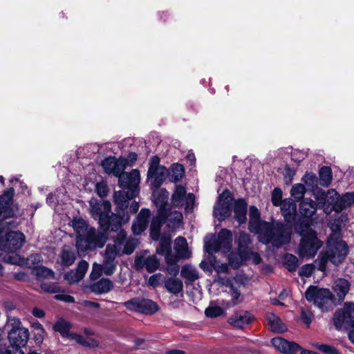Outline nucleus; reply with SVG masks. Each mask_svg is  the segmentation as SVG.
<instances>
[{
    "label": "nucleus",
    "instance_id": "nucleus-1",
    "mask_svg": "<svg viewBox=\"0 0 354 354\" xmlns=\"http://www.w3.org/2000/svg\"><path fill=\"white\" fill-rule=\"evenodd\" d=\"M249 230L257 235L258 239L263 244L271 243L273 247L279 248L290 242L292 230L279 222L269 223L260 219V213L254 206L249 209Z\"/></svg>",
    "mask_w": 354,
    "mask_h": 354
},
{
    "label": "nucleus",
    "instance_id": "nucleus-2",
    "mask_svg": "<svg viewBox=\"0 0 354 354\" xmlns=\"http://www.w3.org/2000/svg\"><path fill=\"white\" fill-rule=\"evenodd\" d=\"M14 189H10L0 196V249L3 251H16L20 249L24 241L25 236L23 233L16 231L7 232L6 225H10V222L5 221L12 218L15 212L11 208Z\"/></svg>",
    "mask_w": 354,
    "mask_h": 354
},
{
    "label": "nucleus",
    "instance_id": "nucleus-3",
    "mask_svg": "<svg viewBox=\"0 0 354 354\" xmlns=\"http://www.w3.org/2000/svg\"><path fill=\"white\" fill-rule=\"evenodd\" d=\"M169 194L165 189H156V241L160 226L167 224L168 231L173 232L181 226L183 214L177 210H171L168 203Z\"/></svg>",
    "mask_w": 354,
    "mask_h": 354
},
{
    "label": "nucleus",
    "instance_id": "nucleus-4",
    "mask_svg": "<svg viewBox=\"0 0 354 354\" xmlns=\"http://www.w3.org/2000/svg\"><path fill=\"white\" fill-rule=\"evenodd\" d=\"M73 226L77 233L76 247L78 250L84 252L95 246H104L106 236L88 226L83 219L74 220Z\"/></svg>",
    "mask_w": 354,
    "mask_h": 354
},
{
    "label": "nucleus",
    "instance_id": "nucleus-5",
    "mask_svg": "<svg viewBox=\"0 0 354 354\" xmlns=\"http://www.w3.org/2000/svg\"><path fill=\"white\" fill-rule=\"evenodd\" d=\"M140 179V173L137 169H133L129 174L120 177L119 185L122 190L114 194L115 202L120 209L126 208L128 201L138 195Z\"/></svg>",
    "mask_w": 354,
    "mask_h": 354
},
{
    "label": "nucleus",
    "instance_id": "nucleus-6",
    "mask_svg": "<svg viewBox=\"0 0 354 354\" xmlns=\"http://www.w3.org/2000/svg\"><path fill=\"white\" fill-rule=\"evenodd\" d=\"M348 251V245L344 241L342 240L340 237L335 238V235H330L327 241L326 252L320 253L319 269L324 270L328 261L334 265H339L345 259Z\"/></svg>",
    "mask_w": 354,
    "mask_h": 354
},
{
    "label": "nucleus",
    "instance_id": "nucleus-7",
    "mask_svg": "<svg viewBox=\"0 0 354 354\" xmlns=\"http://www.w3.org/2000/svg\"><path fill=\"white\" fill-rule=\"evenodd\" d=\"M301 239L298 248V254L300 257L313 258L321 248L323 242L317 237L315 231L306 227L299 231Z\"/></svg>",
    "mask_w": 354,
    "mask_h": 354
},
{
    "label": "nucleus",
    "instance_id": "nucleus-8",
    "mask_svg": "<svg viewBox=\"0 0 354 354\" xmlns=\"http://www.w3.org/2000/svg\"><path fill=\"white\" fill-rule=\"evenodd\" d=\"M333 322L337 330L348 331L349 339L354 344V303H345L343 308L335 312Z\"/></svg>",
    "mask_w": 354,
    "mask_h": 354
},
{
    "label": "nucleus",
    "instance_id": "nucleus-9",
    "mask_svg": "<svg viewBox=\"0 0 354 354\" xmlns=\"http://www.w3.org/2000/svg\"><path fill=\"white\" fill-rule=\"evenodd\" d=\"M7 326L10 328L8 337L10 345L17 349L24 347L29 339L28 329L22 326L19 319L14 317L8 318Z\"/></svg>",
    "mask_w": 354,
    "mask_h": 354
},
{
    "label": "nucleus",
    "instance_id": "nucleus-10",
    "mask_svg": "<svg viewBox=\"0 0 354 354\" xmlns=\"http://www.w3.org/2000/svg\"><path fill=\"white\" fill-rule=\"evenodd\" d=\"M232 245V234L227 229H222L216 240L214 236H207L205 241V249L207 253L212 254L219 250L228 252Z\"/></svg>",
    "mask_w": 354,
    "mask_h": 354
},
{
    "label": "nucleus",
    "instance_id": "nucleus-11",
    "mask_svg": "<svg viewBox=\"0 0 354 354\" xmlns=\"http://www.w3.org/2000/svg\"><path fill=\"white\" fill-rule=\"evenodd\" d=\"M90 213L95 219H98L100 226L107 227V216L111 214V205L109 201L92 198L89 202Z\"/></svg>",
    "mask_w": 354,
    "mask_h": 354
},
{
    "label": "nucleus",
    "instance_id": "nucleus-12",
    "mask_svg": "<svg viewBox=\"0 0 354 354\" xmlns=\"http://www.w3.org/2000/svg\"><path fill=\"white\" fill-rule=\"evenodd\" d=\"M306 298L309 301H313L319 308L324 309L328 302L334 301V296L327 288H319L310 286L306 291Z\"/></svg>",
    "mask_w": 354,
    "mask_h": 354
},
{
    "label": "nucleus",
    "instance_id": "nucleus-13",
    "mask_svg": "<svg viewBox=\"0 0 354 354\" xmlns=\"http://www.w3.org/2000/svg\"><path fill=\"white\" fill-rule=\"evenodd\" d=\"M233 197L228 190H224L218 196L214 207V216L219 221H224L231 214V206Z\"/></svg>",
    "mask_w": 354,
    "mask_h": 354
},
{
    "label": "nucleus",
    "instance_id": "nucleus-14",
    "mask_svg": "<svg viewBox=\"0 0 354 354\" xmlns=\"http://www.w3.org/2000/svg\"><path fill=\"white\" fill-rule=\"evenodd\" d=\"M123 305L131 311L146 315L153 314L155 310V304L152 300L141 297L133 298L125 301Z\"/></svg>",
    "mask_w": 354,
    "mask_h": 354
},
{
    "label": "nucleus",
    "instance_id": "nucleus-15",
    "mask_svg": "<svg viewBox=\"0 0 354 354\" xmlns=\"http://www.w3.org/2000/svg\"><path fill=\"white\" fill-rule=\"evenodd\" d=\"M251 243V239L249 234L241 232L239 234L238 239V254H240V261L234 262L233 261V257H230L229 259V264L234 268H239L244 261L250 257V248L249 245Z\"/></svg>",
    "mask_w": 354,
    "mask_h": 354
},
{
    "label": "nucleus",
    "instance_id": "nucleus-16",
    "mask_svg": "<svg viewBox=\"0 0 354 354\" xmlns=\"http://www.w3.org/2000/svg\"><path fill=\"white\" fill-rule=\"evenodd\" d=\"M312 192L318 204L322 205L324 212L327 214H330L333 211V203L335 200L337 192L333 189L325 192L318 187H316Z\"/></svg>",
    "mask_w": 354,
    "mask_h": 354
},
{
    "label": "nucleus",
    "instance_id": "nucleus-17",
    "mask_svg": "<svg viewBox=\"0 0 354 354\" xmlns=\"http://www.w3.org/2000/svg\"><path fill=\"white\" fill-rule=\"evenodd\" d=\"M127 160L123 158L117 159L115 157H108L105 158L102 163V166L104 171L108 174H113L118 177L125 175L127 173H123L126 168Z\"/></svg>",
    "mask_w": 354,
    "mask_h": 354
},
{
    "label": "nucleus",
    "instance_id": "nucleus-18",
    "mask_svg": "<svg viewBox=\"0 0 354 354\" xmlns=\"http://www.w3.org/2000/svg\"><path fill=\"white\" fill-rule=\"evenodd\" d=\"M127 233L123 230H120L116 237L114 238V244L106 245L104 259L115 261L118 255L122 254V245L124 242Z\"/></svg>",
    "mask_w": 354,
    "mask_h": 354
},
{
    "label": "nucleus",
    "instance_id": "nucleus-19",
    "mask_svg": "<svg viewBox=\"0 0 354 354\" xmlns=\"http://www.w3.org/2000/svg\"><path fill=\"white\" fill-rule=\"evenodd\" d=\"M53 328L55 330L59 332L63 337H69L77 343L84 346L89 345L88 340L83 336L79 334L70 333V324L64 319H59L54 324Z\"/></svg>",
    "mask_w": 354,
    "mask_h": 354
},
{
    "label": "nucleus",
    "instance_id": "nucleus-20",
    "mask_svg": "<svg viewBox=\"0 0 354 354\" xmlns=\"http://www.w3.org/2000/svg\"><path fill=\"white\" fill-rule=\"evenodd\" d=\"M151 212L148 209H142L136 220L133 221L131 229L133 234L140 235L148 227Z\"/></svg>",
    "mask_w": 354,
    "mask_h": 354
},
{
    "label": "nucleus",
    "instance_id": "nucleus-21",
    "mask_svg": "<svg viewBox=\"0 0 354 354\" xmlns=\"http://www.w3.org/2000/svg\"><path fill=\"white\" fill-rule=\"evenodd\" d=\"M186 190L185 188L182 185H177L174 193L172 194V203L176 207H180L183 205V202L186 201L187 208L189 207L190 203H192L194 201V195L189 193L187 197H185Z\"/></svg>",
    "mask_w": 354,
    "mask_h": 354
},
{
    "label": "nucleus",
    "instance_id": "nucleus-22",
    "mask_svg": "<svg viewBox=\"0 0 354 354\" xmlns=\"http://www.w3.org/2000/svg\"><path fill=\"white\" fill-rule=\"evenodd\" d=\"M271 342L278 351L283 353L292 354L300 349V346L297 344L288 342L280 337L272 338Z\"/></svg>",
    "mask_w": 354,
    "mask_h": 354
},
{
    "label": "nucleus",
    "instance_id": "nucleus-23",
    "mask_svg": "<svg viewBox=\"0 0 354 354\" xmlns=\"http://www.w3.org/2000/svg\"><path fill=\"white\" fill-rule=\"evenodd\" d=\"M353 205H354V192H346L342 196L337 192L332 208L335 212H341Z\"/></svg>",
    "mask_w": 354,
    "mask_h": 354
},
{
    "label": "nucleus",
    "instance_id": "nucleus-24",
    "mask_svg": "<svg viewBox=\"0 0 354 354\" xmlns=\"http://www.w3.org/2000/svg\"><path fill=\"white\" fill-rule=\"evenodd\" d=\"M253 319V316L248 311H240L234 313L228 320L230 325L242 328Z\"/></svg>",
    "mask_w": 354,
    "mask_h": 354
},
{
    "label": "nucleus",
    "instance_id": "nucleus-25",
    "mask_svg": "<svg viewBox=\"0 0 354 354\" xmlns=\"http://www.w3.org/2000/svg\"><path fill=\"white\" fill-rule=\"evenodd\" d=\"M129 217L127 216L126 219L120 217L119 215L116 214H113L111 212V214H109V216H107V227L105 226H100L102 230H103V232L106 235V232L111 229L112 231H118L122 223H125L129 221Z\"/></svg>",
    "mask_w": 354,
    "mask_h": 354
},
{
    "label": "nucleus",
    "instance_id": "nucleus-26",
    "mask_svg": "<svg viewBox=\"0 0 354 354\" xmlns=\"http://www.w3.org/2000/svg\"><path fill=\"white\" fill-rule=\"evenodd\" d=\"M174 250L176 257L178 259H188L191 256V252L188 248V243L185 238L178 236L174 241Z\"/></svg>",
    "mask_w": 354,
    "mask_h": 354
},
{
    "label": "nucleus",
    "instance_id": "nucleus-27",
    "mask_svg": "<svg viewBox=\"0 0 354 354\" xmlns=\"http://www.w3.org/2000/svg\"><path fill=\"white\" fill-rule=\"evenodd\" d=\"M334 218L329 222V227L332 231L330 235H335V238L340 237V231L342 226L347 220V216L344 214H340V212H335Z\"/></svg>",
    "mask_w": 354,
    "mask_h": 354
},
{
    "label": "nucleus",
    "instance_id": "nucleus-28",
    "mask_svg": "<svg viewBox=\"0 0 354 354\" xmlns=\"http://www.w3.org/2000/svg\"><path fill=\"white\" fill-rule=\"evenodd\" d=\"M281 205V212L284 219L287 222H291L297 212V205L291 199H286L282 201Z\"/></svg>",
    "mask_w": 354,
    "mask_h": 354
},
{
    "label": "nucleus",
    "instance_id": "nucleus-29",
    "mask_svg": "<svg viewBox=\"0 0 354 354\" xmlns=\"http://www.w3.org/2000/svg\"><path fill=\"white\" fill-rule=\"evenodd\" d=\"M266 320L270 330L276 333H282L286 330V326L275 314L272 313H267Z\"/></svg>",
    "mask_w": 354,
    "mask_h": 354
},
{
    "label": "nucleus",
    "instance_id": "nucleus-30",
    "mask_svg": "<svg viewBox=\"0 0 354 354\" xmlns=\"http://www.w3.org/2000/svg\"><path fill=\"white\" fill-rule=\"evenodd\" d=\"M135 267L137 270L145 268L147 271L152 273L155 271V256L145 257L143 256L137 257L135 259Z\"/></svg>",
    "mask_w": 354,
    "mask_h": 354
},
{
    "label": "nucleus",
    "instance_id": "nucleus-31",
    "mask_svg": "<svg viewBox=\"0 0 354 354\" xmlns=\"http://www.w3.org/2000/svg\"><path fill=\"white\" fill-rule=\"evenodd\" d=\"M317 204L310 198H304L300 203L299 209L302 216L312 217L317 212Z\"/></svg>",
    "mask_w": 354,
    "mask_h": 354
},
{
    "label": "nucleus",
    "instance_id": "nucleus-32",
    "mask_svg": "<svg viewBox=\"0 0 354 354\" xmlns=\"http://www.w3.org/2000/svg\"><path fill=\"white\" fill-rule=\"evenodd\" d=\"M333 290L338 297V301L342 302L350 290V283L344 279H338L334 283Z\"/></svg>",
    "mask_w": 354,
    "mask_h": 354
},
{
    "label": "nucleus",
    "instance_id": "nucleus-33",
    "mask_svg": "<svg viewBox=\"0 0 354 354\" xmlns=\"http://www.w3.org/2000/svg\"><path fill=\"white\" fill-rule=\"evenodd\" d=\"M171 236L169 233L163 234L159 240V248H156V253L162 254L165 258L169 255H174L171 252Z\"/></svg>",
    "mask_w": 354,
    "mask_h": 354
},
{
    "label": "nucleus",
    "instance_id": "nucleus-34",
    "mask_svg": "<svg viewBox=\"0 0 354 354\" xmlns=\"http://www.w3.org/2000/svg\"><path fill=\"white\" fill-rule=\"evenodd\" d=\"M234 218L239 224L246 221L247 203L243 199H239L234 202Z\"/></svg>",
    "mask_w": 354,
    "mask_h": 354
},
{
    "label": "nucleus",
    "instance_id": "nucleus-35",
    "mask_svg": "<svg viewBox=\"0 0 354 354\" xmlns=\"http://www.w3.org/2000/svg\"><path fill=\"white\" fill-rule=\"evenodd\" d=\"M113 287V282L109 279L102 278L91 286L92 292L97 294H103L109 292Z\"/></svg>",
    "mask_w": 354,
    "mask_h": 354
},
{
    "label": "nucleus",
    "instance_id": "nucleus-36",
    "mask_svg": "<svg viewBox=\"0 0 354 354\" xmlns=\"http://www.w3.org/2000/svg\"><path fill=\"white\" fill-rule=\"evenodd\" d=\"M165 286L167 290L174 295H177L183 289V281L176 278L171 277L165 281Z\"/></svg>",
    "mask_w": 354,
    "mask_h": 354
},
{
    "label": "nucleus",
    "instance_id": "nucleus-37",
    "mask_svg": "<svg viewBox=\"0 0 354 354\" xmlns=\"http://www.w3.org/2000/svg\"><path fill=\"white\" fill-rule=\"evenodd\" d=\"M185 175V169L183 166L178 163L174 164L171 167V171H169V178L171 182L177 183Z\"/></svg>",
    "mask_w": 354,
    "mask_h": 354
},
{
    "label": "nucleus",
    "instance_id": "nucleus-38",
    "mask_svg": "<svg viewBox=\"0 0 354 354\" xmlns=\"http://www.w3.org/2000/svg\"><path fill=\"white\" fill-rule=\"evenodd\" d=\"M165 259L167 263V271L171 276L176 277L179 272V266L177 264L179 259L175 255H169Z\"/></svg>",
    "mask_w": 354,
    "mask_h": 354
},
{
    "label": "nucleus",
    "instance_id": "nucleus-39",
    "mask_svg": "<svg viewBox=\"0 0 354 354\" xmlns=\"http://www.w3.org/2000/svg\"><path fill=\"white\" fill-rule=\"evenodd\" d=\"M180 274L183 278L189 281H194L198 278L197 270L190 265L184 266L182 268Z\"/></svg>",
    "mask_w": 354,
    "mask_h": 354
},
{
    "label": "nucleus",
    "instance_id": "nucleus-40",
    "mask_svg": "<svg viewBox=\"0 0 354 354\" xmlns=\"http://www.w3.org/2000/svg\"><path fill=\"white\" fill-rule=\"evenodd\" d=\"M230 295L231 296L232 301L231 304L228 301L226 303L227 307L230 308L231 306H235L243 301V298L241 295V291L232 284L230 286Z\"/></svg>",
    "mask_w": 354,
    "mask_h": 354
},
{
    "label": "nucleus",
    "instance_id": "nucleus-41",
    "mask_svg": "<svg viewBox=\"0 0 354 354\" xmlns=\"http://www.w3.org/2000/svg\"><path fill=\"white\" fill-rule=\"evenodd\" d=\"M319 183L322 186L328 187L332 181V171L328 167H322L319 170Z\"/></svg>",
    "mask_w": 354,
    "mask_h": 354
},
{
    "label": "nucleus",
    "instance_id": "nucleus-42",
    "mask_svg": "<svg viewBox=\"0 0 354 354\" xmlns=\"http://www.w3.org/2000/svg\"><path fill=\"white\" fill-rule=\"evenodd\" d=\"M169 178V171L164 166L159 165V158L156 156V185Z\"/></svg>",
    "mask_w": 354,
    "mask_h": 354
},
{
    "label": "nucleus",
    "instance_id": "nucleus-43",
    "mask_svg": "<svg viewBox=\"0 0 354 354\" xmlns=\"http://www.w3.org/2000/svg\"><path fill=\"white\" fill-rule=\"evenodd\" d=\"M127 238V236H125ZM138 240L134 238H130L129 239H124V242L122 245V254H131L135 250Z\"/></svg>",
    "mask_w": 354,
    "mask_h": 354
},
{
    "label": "nucleus",
    "instance_id": "nucleus-44",
    "mask_svg": "<svg viewBox=\"0 0 354 354\" xmlns=\"http://www.w3.org/2000/svg\"><path fill=\"white\" fill-rule=\"evenodd\" d=\"M7 252L8 254L3 257L5 262L15 265H23L25 263V259L21 258L18 254L15 253V251Z\"/></svg>",
    "mask_w": 354,
    "mask_h": 354
},
{
    "label": "nucleus",
    "instance_id": "nucleus-45",
    "mask_svg": "<svg viewBox=\"0 0 354 354\" xmlns=\"http://www.w3.org/2000/svg\"><path fill=\"white\" fill-rule=\"evenodd\" d=\"M76 259V256L74 252L67 250L66 248L63 249L61 254V260L62 263L64 266H69L72 265Z\"/></svg>",
    "mask_w": 354,
    "mask_h": 354
},
{
    "label": "nucleus",
    "instance_id": "nucleus-46",
    "mask_svg": "<svg viewBox=\"0 0 354 354\" xmlns=\"http://www.w3.org/2000/svg\"><path fill=\"white\" fill-rule=\"evenodd\" d=\"M305 192V186L301 183H297L292 186L290 191V194L295 201H299L301 199H304Z\"/></svg>",
    "mask_w": 354,
    "mask_h": 354
},
{
    "label": "nucleus",
    "instance_id": "nucleus-47",
    "mask_svg": "<svg viewBox=\"0 0 354 354\" xmlns=\"http://www.w3.org/2000/svg\"><path fill=\"white\" fill-rule=\"evenodd\" d=\"M34 274L39 279H53L54 278V272L50 270L44 266H39L38 268H35L33 271Z\"/></svg>",
    "mask_w": 354,
    "mask_h": 354
},
{
    "label": "nucleus",
    "instance_id": "nucleus-48",
    "mask_svg": "<svg viewBox=\"0 0 354 354\" xmlns=\"http://www.w3.org/2000/svg\"><path fill=\"white\" fill-rule=\"evenodd\" d=\"M302 182L308 186L311 190L317 187V178L315 174L312 172L306 173L301 179Z\"/></svg>",
    "mask_w": 354,
    "mask_h": 354
},
{
    "label": "nucleus",
    "instance_id": "nucleus-49",
    "mask_svg": "<svg viewBox=\"0 0 354 354\" xmlns=\"http://www.w3.org/2000/svg\"><path fill=\"white\" fill-rule=\"evenodd\" d=\"M32 327L34 330V339L37 344L41 343L44 334V330L38 322H32Z\"/></svg>",
    "mask_w": 354,
    "mask_h": 354
},
{
    "label": "nucleus",
    "instance_id": "nucleus-50",
    "mask_svg": "<svg viewBox=\"0 0 354 354\" xmlns=\"http://www.w3.org/2000/svg\"><path fill=\"white\" fill-rule=\"evenodd\" d=\"M285 264L289 271H294L298 266V259L291 254H286L284 257Z\"/></svg>",
    "mask_w": 354,
    "mask_h": 354
},
{
    "label": "nucleus",
    "instance_id": "nucleus-51",
    "mask_svg": "<svg viewBox=\"0 0 354 354\" xmlns=\"http://www.w3.org/2000/svg\"><path fill=\"white\" fill-rule=\"evenodd\" d=\"M101 265L102 266L104 273L109 276L113 274L116 268L115 261L113 260L104 259L103 263Z\"/></svg>",
    "mask_w": 354,
    "mask_h": 354
},
{
    "label": "nucleus",
    "instance_id": "nucleus-52",
    "mask_svg": "<svg viewBox=\"0 0 354 354\" xmlns=\"http://www.w3.org/2000/svg\"><path fill=\"white\" fill-rule=\"evenodd\" d=\"M27 264L35 270V268L39 267V263L41 261V256L39 254H33L30 255L27 259Z\"/></svg>",
    "mask_w": 354,
    "mask_h": 354
},
{
    "label": "nucleus",
    "instance_id": "nucleus-53",
    "mask_svg": "<svg viewBox=\"0 0 354 354\" xmlns=\"http://www.w3.org/2000/svg\"><path fill=\"white\" fill-rule=\"evenodd\" d=\"M147 179L152 188L155 187V156L151 157L150 167L147 172Z\"/></svg>",
    "mask_w": 354,
    "mask_h": 354
},
{
    "label": "nucleus",
    "instance_id": "nucleus-54",
    "mask_svg": "<svg viewBox=\"0 0 354 354\" xmlns=\"http://www.w3.org/2000/svg\"><path fill=\"white\" fill-rule=\"evenodd\" d=\"M209 263L217 272H226L228 270V266L226 263H220L214 257L209 258Z\"/></svg>",
    "mask_w": 354,
    "mask_h": 354
},
{
    "label": "nucleus",
    "instance_id": "nucleus-55",
    "mask_svg": "<svg viewBox=\"0 0 354 354\" xmlns=\"http://www.w3.org/2000/svg\"><path fill=\"white\" fill-rule=\"evenodd\" d=\"M223 310L221 307L218 306H209L205 310V315L208 317H216L221 315Z\"/></svg>",
    "mask_w": 354,
    "mask_h": 354
},
{
    "label": "nucleus",
    "instance_id": "nucleus-56",
    "mask_svg": "<svg viewBox=\"0 0 354 354\" xmlns=\"http://www.w3.org/2000/svg\"><path fill=\"white\" fill-rule=\"evenodd\" d=\"M41 288L48 293H57L61 291L60 286L55 283H42Z\"/></svg>",
    "mask_w": 354,
    "mask_h": 354
},
{
    "label": "nucleus",
    "instance_id": "nucleus-57",
    "mask_svg": "<svg viewBox=\"0 0 354 354\" xmlns=\"http://www.w3.org/2000/svg\"><path fill=\"white\" fill-rule=\"evenodd\" d=\"M103 268L101 264H98L97 263H94L93 264L92 272L91 273L90 277L92 280L97 279L102 274Z\"/></svg>",
    "mask_w": 354,
    "mask_h": 354
},
{
    "label": "nucleus",
    "instance_id": "nucleus-58",
    "mask_svg": "<svg viewBox=\"0 0 354 354\" xmlns=\"http://www.w3.org/2000/svg\"><path fill=\"white\" fill-rule=\"evenodd\" d=\"M282 191L279 188H274L272 193V203L274 206L281 204Z\"/></svg>",
    "mask_w": 354,
    "mask_h": 354
},
{
    "label": "nucleus",
    "instance_id": "nucleus-59",
    "mask_svg": "<svg viewBox=\"0 0 354 354\" xmlns=\"http://www.w3.org/2000/svg\"><path fill=\"white\" fill-rule=\"evenodd\" d=\"M64 279L70 283H76L82 279L76 270H71L66 272Z\"/></svg>",
    "mask_w": 354,
    "mask_h": 354
},
{
    "label": "nucleus",
    "instance_id": "nucleus-60",
    "mask_svg": "<svg viewBox=\"0 0 354 354\" xmlns=\"http://www.w3.org/2000/svg\"><path fill=\"white\" fill-rule=\"evenodd\" d=\"M315 346L320 351L326 354H338V351L335 347L328 344H317Z\"/></svg>",
    "mask_w": 354,
    "mask_h": 354
},
{
    "label": "nucleus",
    "instance_id": "nucleus-61",
    "mask_svg": "<svg viewBox=\"0 0 354 354\" xmlns=\"http://www.w3.org/2000/svg\"><path fill=\"white\" fill-rule=\"evenodd\" d=\"M301 317L302 321L308 327L310 324L312 322L313 315V313L310 310L302 309L301 312Z\"/></svg>",
    "mask_w": 354,
    "mask_h": 354
},
{
    "label": "nucleus",
    "instance_id": "nucleus-62",
    "mask_svg": "<svg viewBox=\"0 0 354 354\" xmlns=\"http://www.w3.org/2000/svg\"><path fill=\"white\" fill-rule=\"evenodd\" d=\"M314 271V267L311 264H306L301 267L299 270V274L306 277L311 276Z\"/></svg>",
    "mask_w": 354,
    "mask_h": 354
},
{
    "label": "nucleus",
    "instance_id": "nucleus-63",
    "mask_svg": "<svg viewBox=\"0 0 354 354\" xmlns=\"http://www.w3.org/2000/svg\"><path fill=\"white\" fill-rule=\"evenodd\" d=\"M88 268V263L86 261H81L75 270L82 279L84 277Z\"/></svg>",
    "mask_w": 354,
    "mask_h": 354
},
{
    "label": "nucleus",
    "instance_id": "nucleus-64",
    "mask_svg": "<svg viewBox=\"0 0 354 354\" xmlns=\"http://www.w3.org/2000/svg\"><path fill=\"white\" fill-rule=\"evenodd\" d=\"M96 192L100 197H104L107 194V186L104 183H98L96 184Z\"/></svg>",
    "mask_w": 354,
    "mask_h": 354
}]
</instances>
